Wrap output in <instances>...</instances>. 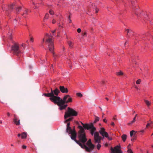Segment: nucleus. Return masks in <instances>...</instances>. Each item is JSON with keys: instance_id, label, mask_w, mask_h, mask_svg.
I'll return each instance as SVG.
<instances>
[{"instance_id": "1", "label": "nucleus", "mask_w": 153, "mask_h": 153, "mask_svg": "<svg viewBox=\"0 0 153 153\" xmlns=\"http://www.w3.org/2000/svg\"><path fill=\"white\" fill-rule=\"evenodd\" d=\"M72 98L70 96L67 95L64 96L63 99L60 98V99L58 100L56 104L59 107V109L60 110H62L65 109L68 106L67 105L65 104V103L72 102Z\"/></svg>"}, {"instance_id": "2", "label": "nucleus", "mask_w": 153, "mask_h": 153, "mask_svg": "<svg viewBox=\"0 0 153 153\" xmlns=\"http://www.w3.org/2000/svg\"><path fill=\"white\" fill-rule=\"evenodd\" d=\"M60 92L59 90L56 88L54 90L51 89L50 93H44L43 94V95L45 97H50L49 99L51 101L56 104L58 100L60 99V97L58 96Z\"/></svg>"}, {"instance_id": "3", "label": "nucleus", "mask_w": 153, "mask_h": 153, "mask_svg": "<svg viewBox=\"0 0 153 153\" xmlns=\"http://www.w3.org/2000/svg\"><path fill=\"white\" fill-rule=\"evenodd\" d=\"M79 130L78 132V137L79 139V141L83 144H84L87 141L86 134L85 130L83 127L81 126H78Z\"/></svg>"}, {"instance_id": "4", "label": "nucleus", "mask_w": 153, "mask_h": 153, "mask_svg": "<svg viewBox=\"0 0 153 153\" xmlns=\"http://www.w3.org/2000/svg\"><path fill=\"white\" fill-rule=\"evenodd\" d=\"M48 38V39H46V42L48 43V48L49 51L53 53V55H54V53L53 52V50L54 49V47L53 45V42L52 40V36L51 35H49L48 34H46L45 36Z\"/></svg>"}, {"instance_id": "5", "label": "nucleus", "mask_w": 153, "mask_h": 153, "mask_svg": "<svg viewBox=\"0 0 153 153\" xmlns=\"http://www.w3.org/2000/svg\"><path fill=\"white\" fill-rule=\"evenodd\" d=\"M86 144L88 147L86 146L84 144H82L81 143L79 146L81 148L85 149L86 151L88 152H90L93 150L94 148V145L92 144L91 139H89L87 142Z\"/></svg>"}, {"instance_id": "6", "label": "nucleus", "mask_w": 153, "mask_h": 153, "mask_svg": "<svg viewBox=\"0 0 153 153\" xmlns=\"http://www.w3.org/2000/svg\"><path fill=\"white\" fill-rule=\"evenodd\" d=\"M77 114L78 113L77 111L73 108L68 107L67 111L65 113L64 118L66 119L71 116H76Z\"/></svg>"}, {"instance_id": "7", "label": "nucleus", "mask_w": 153, "mask_h": 153, "mask_svg": "<svg viewBox=\"0 0 153 153\" xmlns=\"http://www.w3.org/2000/svg\"><path fill=\"white\" fill-rule=\"evenodd\" d=\"M11 51L13 54L19 56L22 53L20 48H19V44L15 43L11 46Z\"/></svg>"}, {"instance_id": "8", "label": "nucleus", "mask_w": 153, "mask_h": 153, "mask_svg": "<svg viewBox=\"0 0 153 153\" xmlns=\"http://www.w3.org/2000/svg\"><path fill=\"white\" fill-rule=\"evenodd\" d=\"M94 138L95 141V143H98L97 147L98 150H99L101 147V145L100 144L101 140L102 139V137L99 136V132H96L94 136Z\"/></svg>"}, {"instance_id": "9", "label": "nucleus", "mask_w": 153, "mask_h": 153, "mask_svg": "<svg viewBox=\"0 0 153 153\" xmlns=\"http://www.w3.org/2000/svg\"><path fill=\"white\" fill-rule=\"evenodd\" d=\"M69 134H71V137L72 140H74L77 144H79H79H81V143L79 142V141L76 139V133L74 129V131H73L69 132Z\"/></svg>"}, {"instance_id": "10", "label": "nucleus", "mask_w": 153, "mask_h": 153, "mask_svg": "<svg viewBox=\"0 0 153 153\" xmlns=\"http://www.w3.org/2000/svg\"><path fill=\"white\" fill-rule=\"evenodd\" d=\"M90 129V133L92 135H93L96 132H94L96 130V128L94 126L93 124L91 123L89 125L86 129L89 130Z\"/></svg>"}, {"instance_id": "11", "label": "nucleus", "mask_w": 153, "mask_h": 153, "mask_svg": "<svg viewBox=\"0 0 153 153\" xmlns=\"http://www.w3.org/2000/svg\"><path fill=\"white\" fill-rule=\"evenodd\" d=\"M120 146H115L114 149L112 147H111V153H123L122 151L120 149Z\"/></svg>"}, {"instance_id": "12", "label": "nucleus", "mask_w": 153, "mask_h": 153, "mask_svg": "<svg viewBox=\"0 0 153 153\" xmlns=\"http://www.w3.org/2000/svg\"><path fill=\"white\" fill-rule=\"evenodd\" d=\"M100 134L102 136L103 138L104 137H107L108 134L105 131V129L104 128H101L99 131Z\"/></svg>"}, {"instance_id": "13", "label": "nucleus", "mask_w": 153, "mask_h": 153, "mask_svg": "<svg viewBox=\"0 0 153 153\" xmlns=\"http://www.w3.org/2000/svg\"><path fill=\"white\" fill-rule=\"evenodd\" d=\"M59 89L60 91L62 93H67L68 92L67 88H65L63 86H60Z\"/></svg>"}, {"instance_id": "14", "label": "nucleus", "mask_w": 153, "mask_h": 153, "mask_svg": "<svg viewBox=\"0 0 153 153\" xmlns=\"http://www.w3.org/2000/svg\"><path fill=\"white\" fill-rule=\"evenodd\" d=\"M14 118L13 119V121L14 122L15 124L17 126H19L20 125V120H18V119L17 117V116L14 114Z\"/></svg>"}, {"instance_id": "15", "label": "nucleus", "mask_w": 153, "mask_h": 153, "mask_svg": "<svg viewBox=\"0 0 153 153\" xmlns=\"http://www.w3.org/2000/svg\"><path fill=\"white\" fill-rule=\"evenodd\" d=\"M15 8L16 13L19 14L22 10V7L16 6V7H15Z\"/></svg>"}, {"instance_id": "16", "label": "nucleus", "mask_w": 153, "mask_h": 153, "mask_svg": "<svg viewBox=\"0 0 153 153\" xmlns=\"http://www.w3.org/2000/svg\"><path fill=\"white\" fill-rule=\"evenodd\" d=\"M28 10L27 9L25 8V10L22 14V16H23L24 17H26L27 15L28 14Z\"/></svg>"}, {"instance_id": "17", "label": "nucleus", "mask_w": 153, "mask_h": 153, "mask_svg": "<svg viewBox=\"0 0 153 153\" xmlns=\"http://www.w3.org/2000/svg\"><path fill=\"white\" fill-rule=\"evenodd\" d=\"M74 131L73 130H72L70 126H67V128L66 130V131L67 133L71 132Z\"/></svg>"}, {"instance_id": "18", "label": "nucleus", "mask_w": 153, "mask_h": 153, "mask_svg": "<svg viewBox=\"0 0 153 153\" xmlns=\"http://www.w3.org/2000/svg\"><path fill=\"white\" fill-rule=\"evenodd\" d=\"M27 136V134L25 132H23L21 134V138L22 139L26 138Z\"/></svg>"}, {"instance_id": "19", "label": "nucleus", "mask_w": 153, "mask_h": 153, "mask_svg": "<svg viewBox=\"0 0 153 153\" xmlns=\"http://www.w3.org/2000/svg\"><path fill=\"white\" fill-rule=\"evenodd\" d=\"M16 5L15 4V3L12 4H10L9 6V8L11 10H12L14 7H16Z\"/></svg>"}, {"instance_id": "20", "label": "nucleus", "mask_w": 153, "mask_h": 153, "mask_svg": "<svg viewBox=\"0 0 153 153\" xmlns=\"http://www.w3.org/2000/svg\"><path fill=\"white\" fill-rule=\"evenodd\" d=\"M121 137L122 139V140L123 142H125L127 138V135L126 134H123L122 136Z\"/></svg>"}, {"instance_id": "21", "label": "nucleus", "mask_w": 153, "mask_h": 153, "mask_svg": "<svg viewBox=\"0 0 153 153\" xmlns=\"http://www.w3.org/2000/svg\"><path fill=\"white\" fill-rule=\"evenodd\" d=\"M136 118L135 117H134L133 119V120L131 121L130 122L128 123V125H129L132 124L133 123H134L136 121Z\"/></svg>"}, {"instance_id": "22", "label": "nucleus", "mask_w": 153, "mask_h": 153, "mask_svg": "<svg viewBox=\"0 0 153 153\" xmlns=\"http://www.w3.org/2000/svg\"><path fill=\"white\" fill-rule=\"evenodd\" d=\"M81 123L85 129H86V128H87L89 124H84L82 122H81Z\"/></svg>"}, {"instance_id": "23", "label": "nucleus", "mask_w": 153, "mask_h": 153, "mask_svg": "<svg viewBox=\"0 0 153 153\" xmlns=\"http://www.w3.org/2000/svg\"><path fill=\"white\" fill-rule=\"evenodd\" d=\"M144 102H145L146 104L148 106V107H149V106L151 105V102L149 101L146 100H144Z\"/></svg>"}, {"instance_id": "24", "label": "nucleus", "mask_w": 153, "mask_h": 153, "mask_svg": "<svg viewBox=\"0 0 153 153\" xmlns=\"http://www.w3.org/2000/svg\"><path fill=\"white\" fill-rule=\"evenodd\" d=\"M68 43L69 47L71 48H72L73 45L72 42L71 41H69L68 42Z\"/></svg>"}, {"instance_id": "25", "label": "nucleus", "mask_w": 153, "mask_h": 153, "mask_svg": "<svg viewBox=\"0 0 153 153\" xmlns=\"http://www.w3.org/2000/svg\"><path fill=\"white\" fill-rule=\"evenodd\" d=\"M126 32H127V36L129 35H128L129 33H132V31L131 30L130 31V30L129 29H127L126 30Z\"/></svg>"}, {"instance_id": "26", "label": "nucleus", "mask_w": 153, "mask_h": 153, "mask_svg": "<svg viewBox=\"0 0 153 153\" xmlns=\"http://www.w3.org/2000/svg\"><path fill=\"white\" fill-rule=\"evenodd\" d=\"M72 119H73V117H71V118L68 119L66 120L65 121V122L66 123L68 122L71 121V120H72Z\"/></svg>"}, {"instance_id": "27", "label": "nucleus", "mask_w": 153, "mask_h": 153, "mask_svg": "<svg viewBox=\"0 0 153 153\" xmlns=\"http://www.w3.org/2000/svg\"><path fill=\"white\" fill-rule=\"evenodd\" d=\"M76 95L78 97H80L82 96V95L80 93H76Z\"/></svg>"}, {"instance_id": "28", "label": "nucleus", "mask_w": 153, "mask_h": 153, "mask_svg": "<svg viewBox=\"0 0 153 153\" xmlns=\"http://www.w3.org/2000/svg\"><path fill=\"white\" fill-rule=\"evenodd\" d=\"M49 17V14L48 13H46L44 18V19H47Z\"/></svg>"}, {"instance_id": "29", "label": "nucleus", "mask_w": 153, "mask_h": 153, "mask_svg": "<svg viewBox=\"0 0 153 153\" xmlns=\"http://www.w3.org/2000/svg\"><path fill=\"white\" fill-rule=\"evenodd\" d=\"M100 119V118L99 117L95 116V120L94 121V123H96V122L98 121H99Z\"/></svg>"}, {"instance_id": "30", "label": "nucleus", "mask_w": 153, "mask_h": 153, "mask_svg": "<svg viewBox=\"0 0 153 153\" xmlns=\"http://www.w3.org/2000/svg\"><path fill=\"white\" fill-rule=\"evenodd\" d=\"M117 74L118 76L122 75L123 74V73L122 71H120L119 72L117 73Z\"/></svg>"}, {"instance_id": "31", "label": "nucleus", "mask_w": 153, "mask_h": 153, "mask_svg": "<svg viewBox=\"0 0 153 153\" xmlns=\"http://www.w3.org/2000/svg\"><path fill=\"white\" fill-rule=\"evenodd\" d=\"M128 150H127V152L128 153H133V152L131 149L129 148H128Z\"/></svg>"}, {"instance_id": "32", "label": "nucleus", "mask_w": 153, "mask_h": 153, "mask_svg": "<svg viewBox=\"0 0 153 153\" xmlns=\"http://www.w3.org/2000/svg\"><path fill=\"white\" fill-rule=\"evenodd\" d=\"M141 82V80L140 79H139L137 81L136 83L137 84H140Z\"/></svg>"}, {"instance_id": "33", "label": "nucleus", "mask_w": 153, "mask_h": 153, "mask_svg": "<svg viewBox=\"0 0 153 153\" xmlns=\"http://www.w3.org/2000/svg\"><path fill=\"white\" fill-rule=\"evenodd\" d=\"M49 13H50V14H51V15H53L54 14V12L51 10H49Z\"/></svg>"}, {"instance_id": "34", "label": "nucleus", "mask_w": 153, "mask_h": 153, "mask_svg": "<svg viewBox=\"0 0 153 153\" xmlns=\"http://www.w3.org/2000/svg\"><path fill=\"white\" fill-rule=\"evenodd\" d=\"M33 5H34L35 6L34 9H36L38 8V6L36 5V3H35L34 2H33Z\"/></svg>"}, {"instance_id": "35", "label": "nucleus", "mask_w": 153, "mask_h": 153, "mask_svg": "<svg viewBox=\"0 0 153 153\" xmlns=\"http://www.w3.org/2000/svg\"><path fill=\"white\" fill-rule=\"evenodd\" d=\"M134 132V131H132L130 132V135L131 137L133 135V134Z\"/></svg>"}, {"instance_id": "36", "label": "nucleus", "mask_w": 153, "mask_h": 153, "mask_svg": "<svg viewBox=\"0 0 153 153\" xmlns=\"http://www.w3.org/2000/svg\"><path fill=\"white\" fill-rule=\"evenodd\" d=\"M151 124V123H148L146 126V128H147L149 126H150Z\"/></svg>"}, {"instance_id": "37", "label": "nucleus", "mask_w": 153, "mask_h": 153, "mask_svg": "<svg viewBox=\"0 0 153 153\" xmlns=\"http://www.w3.org/2000/svg\"><path fill=\"white\" fill-rule=\"evenodd\" d=\"M30 40L31 42H33L34 41L33 38L32 37H31L30 39Z\"/></svg>"}, {"instance_id": "38", "label": "nucleus", "mask_w": 153, "mask_h": 153, "mask_svg": "<svg viewBox=\"0 0 153 153\" xmlns=\"http://www.w3.org/2000/svg\"><path fill=\"white\" fill-rule=\"evenodd\" d=\"M81 30L80 28H78L77 29V31L78 33H80L81 32Z\"/></svg>"}, {"instance_id": "39", "label": "nucleus", "mask_w": 153, "mask_h": 153, "mask_svg": "<svg viewBox=\"0 0 153 153\" xmlns=\"http://www.w3.org/2000/svg\"><path fill=\"white\" fill-rule=\"evenodd\" d=\"M106 138H107L108 139L110 140H112V138L111 137H108H108Z\"/></svg>"}, {"instance_id": "40", "label": "nucleus", "mask_w": 153, "mask_h": 153, "mask_svg": "<svg viewBox=\"0 0 153 153\" xmlns=\"http://www.w3.org/2000/svg\"><path fill=\"white\" fill-rule=\"evenodd\" d=\"M22 148L23 149H25L26 148L27 146L25 145H23L22 146Z\"/></svg>"}, {"instance_id": "41", "label": "nucleus", "mask_w": 153, "mask_h": 153, "mask_svg": "<svg viewBox=\"0 0 153 153\" xmlns=\"http://www.w3.org/2000/svg\"><path fill=\"white\" fill-rule=\"evenodd\" d=\"M56 21L54 19H53L52 21V23L53 24H54L56 23Z\"/></svg>"}, {"instance_id": "42", "label": "nucleus", "mask_w": 153, "mask_h": 153, "mask_svg": "<svg viewBox=\"0 0 153 153\" xmlns=\"http://www.w3.org/2000/svg\"><path fill=\"white\" fill-rule=\"evenodd\" d=\"M135 139V137L134 136L131 139V140L133 141Z\"/></svg>"}, {"instance_id": "43", "label": "nucleus", "mask_w": 153, "mask_h": 153, "mask_svg": "<svg viewBox=\"0 0 153 153\" xmlns=\"http://www.w3.org/2000/svg\"><path fill=\"white\" fill-rule=\"evenodd\" d=\"M128 35H129V36H128V37H130V35H133V32H132V33H129L128 34Z\"/></svg>"}, {"instance_id": "44", "label": "nucleus", "mask_w": 153, "mask_h": 153, "mask_svg": "<svg viewBox=\"0 0 153 153\" xmlns=\"http://www.w3.org/2000/svg\"><path fill=\"white\" fill-rule=\"evenodd\" d=\"M103 121L105 123H106L107 122V121L105 119H104L103 120Z\"/></svg>"}, {"instance_id": "45", "label": "nucleus", "mask_w": 153, "mask_h": 153, "mask_svg": "<svg viewBox=\"0 0 153 153\" xmlns=\"http://www.w3.org/2000/svg\"><path fill=\"white\" fill-rule=\"evenodd\" d=\"M7 114L8 117H9L10 115V114L8 112H7Z\"/></svg>"}, {"instance_id": "46", "label": "nucleus", "mask_w": 153, "mask_h": 153, "mask_svg": "<svg viewBox=\"0 0 153 153\" xmlns=\"http://www.w3.org/2000/svg\"><path fill=\"white\" fill-rule=\"evenodd\" d=\"M70 123H68L67 124V126H70Z\"/></svg>"}, {"instance_id": "47", "label": "nucleus", "mask_w": 153, "mask_h": 153, "mask_svg": "<svg viewBox=\"0 0 153 153\" xmlns=\"http://www.w3.org/2000/svg\"><path fill=\"white\" fill-rule=\"evenodd\" d=\"M68 19H69V22L71 23V20L70 19V16H69Z\"/></svg>"}, {"instance_id": "48", "label": "nucleus", "mask_w": 153, "mask_h": 153, "mask_svg": "<svg viewBox=\"0 0 153 153\" xmlns=\"http://www.w3.org/2000/svg\"><path fill=\"white\" fill-rule=\"evenodd\" d=\"M114 123L113 122H112L111 124V125L112 126H114Z\"/></svg>"}, {"instance_id": "49", "label": "nucleus", "mask_w": 153, "mask_h": 153, "mask_svg": "<svg viewBox=\"0 0 153 153\" xmlns=\"http://www.w3.org/2000/svg\"><path fill=\"white\" fill-rule=\"evenodd\" d=\"M99 10L97 8L96 9V13H98Z\"/></svg>"}, {"instance_id": "50", "label": "nucleus", "mask_w": 153, "mask_h": 153, "mask_svg": "<svg viewBox=\"0 0 153 153\" xmlns=\"http://www.w3.org/2000/svg\"><path fill=\"white\" fill-rule=\"evenodd\" d=\"M86 34V33L85 32L83 33L82 35H83V36H84Z\"/></svg>"}, {"instance_id": "51", "label": "nucleus", "mask_w": 153, "mask_h": 153, "mask_svg": "<svg viewBox=\"0 0 153 153\" xmlns=\"http://www.w3.org/2000/svg\"><path fill=\"white\" fill-rule=\"evenodd\" d=\"M9 39H12V37L11 36H9Z\"/></svg>"}, {"instance_id": "52", "label": "nucleus", "mask_w": 153, "mask_h": 153, "mask_svg": "<svg viewBox=\"0 0 153 153\" xmlns=\"http://www.w3.org/2000/svg\"><path fill=\"white\" fill-rule=\"evenodd\" d=\"M21 135L20 134H18V136L19 137L21 136Z\"/></svg>"}, {"instance_id": "53", "label": "nucleus", "mask_w": 153, "mask_h": 153, "mask_svg": "<svg viewBox=\"0 0 153 153\" xmlns=\"http://www.w3.org/2000/svg\"><path fill=\"white\" fill-rule=\"evenodd\" d=\"M56 30H54L52 31V33H54L55 32Z\"/></svg>"}, {"instance_id": "54", "label": "nucleus", "mask_w": 153, "mask_h": 153, "mask_svg": "<svg viewBox=\"0 0 153 153\" xmlns=\"http://www.w3.org/2000/svg\"><path fill=\"white\" fill-rule=\"evenodd\" d=\"M135 13L137 14V15L138 14V12H137V11H136V12H135Z\"/></svg>"}, {"instance_id": "55", "label": "nucleus", "mask_w": 153, "mask_h": 153, "mask_svg": "<svg viewBox=\"0 0 153 153\" xmlns=\"http://www.w3.org/2000/svg\"><path fill=\"white\" fill-rule=\"evenodd\" d=\"M144 130H142L140 132H144Z\"/></svg>"}, {"instance_id": "56", "label": "nucleus", "mask_w": 153, "mask_h": 153, "mask_svg": "<svg viewBox=\"0 0 153 153\" xmlns=\"http://www.w3.org/2000/svg\"><path fill=\"white\" fill-rule=\"evenodd\" d=\"M105 99H106L107 100H108V98H107V97H106V98H105Z\"/></svg>"}, {"instance_id": "57", "label": "nucleus", "mask_w": 153, "mask_h": 153, "mask_svg": "<svg viewBox=\"0 0 153 153\" xmlns=\"http://www.w3.org/2000/svg\"><path fill=\"white\" fill-rule=\"evenodd\" d=\"M104 82H104V81H102V84H103L104 83Z\"/></svg>"}, {"instance_id": "58", "label": "nucleus", "mask_w": 153, "mask_h": 153, "mask_svg": "<svg viewBox=\"0 0 153 153\" xmlns=\"http://www.w3.org/2000/svg\"><path fill=\"white\" fill-rule=\"evenodd\" d=\"M2 123V121L1 120H0V123Z\"/></svg>"}, {"instance_id": "59", "label": "nucleus", "mask_w": 153, "mask_h": 153, "mask_svg": "<svg viewBox=\"0 0 153 153\" xmlns=\"http://www.w3.org/2000/svg\"><path fill=\"white\" fill-rule=\"evenodd\" d=\"M150 123H153V121H150Z\"/></svg>"}, {"instance_id": "60", "label": "nucleus", "mask_w": 153, "mask_h": 153, "mask_svg": "<svg viewBox=\"0 0 153 153\" xmlns=\"http://www.w3.org/2000/svg\"><path fill=\"white\" fill-rule=\"evenodd\" d=\"M113 119H114V120H116V118H115V117H114L113 118Z\"/></svg>"}, {"instance_id": "61", "label": "nucleus", "mask_w": 153, "mask_h": 153, "mask_svg": "<svg viewBox=\"0 0 153 153\" xmlns=\"http://www.w3.org/2000/svg\"><path fill=\"white\" fill-rule=\"evenodd\" d=\"M137 114H136L135 115L134 117H135V118H136V117L137 116Z\"/></svg>"}, {"instance_id": "62", "label": "nucleus", "mask_w": 153, "mask_h": 153, "mask_svg": "<svg viewBox=\"0 0 153 153\" xmlns=\"http://www.w3.org/2000/svg\"><path fill=\"white\" fill-rule=\"evenodd\" d=\"M130 146V144L128 145V148H129V146Z\"/></svg>"}, {"instance_id": "63", "label": "nucleus", "mask_w": 153, "mask_h": 153, "mask_svg": "<svg viewBox=\"0 0 153 153\" xmlns=\"http://www.w3.org/2000/svg\"><path fill=\"white\" fill-rule=\"evenodd\" d=\"M132 61L133 62H134V60H133V59H132Z\"/></svg>"}, {"instance_id": "64", "label": "nucleus", "mask_w": 153, "mask_h": 153, "mask_svg": "<svg viewBox=\"0 0 153 153\" xmlns=\"http://www.w3.org/2000/svg\"><path fill=\"white\" fill-rule=\"evenodd\" d=\"M135 88H136L137 89H138V88L137 87H136V86L135 87Z\"/></svg>"}]
</instances>
